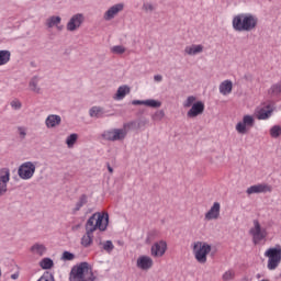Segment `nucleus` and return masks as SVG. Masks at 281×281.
<instances>
[{
  "instance_id": "nucleus-1",
  "label": "nucleus",
  "mask_w": 281,
  "mask_h": 281,
  "mask_svg": "<svg viewBox=\"0 0 281 281\" xmlns=\"http://www.w3.org/2000/svg\"><path fill=\"white\" fill-rule=\"evenodd\" d=\"M109 227V213L97 212L94 213L86 224V234L81 238L82 247H91L93 244V232H106Z\"/></svg>"
},
{
  "instance_id": "nucleus-2",
  "label": "nucleus",
  "mask_w": 281,
  "mask_h": 281,
  "mask_svg": "<svg viewBox=\"0 0 281 281\" xmlns=\"http://www.w3.org/2000/svg\"><path fill=\"white\" fill-rule=\"evenodd\" d=\"M235 32H254L258 27V18L251 13H238L232 21Z\"/></svg>"
},
{
  "instance_id": "nucleus-3",
  "label": "nucleus",
  "mask_w": 281,
  "mask_h": 281,
  "mask_svg": "<svg viewBox=\"0 0 281 281\" xmlns=\"http://www.w3.org/2000/svg\"><path fill=\"white\" fill-rule=\"evenodd\" d=\"M69 280L70 281H95V276H93V270H91L88 262H81L71 269Z\"/></svg>"
},
{
  "instance_id": "nucleus-4",
  "label": "nucleus",
  "mask_w": 281,
  "mask_h": 281,
  "mask_svg": "<svg viewBox=\"0 0 281 281\" xmlns=\"http://www.w3.org/2000/svg\"><path fill=\"white\" fill-rule=\"evenodd\" d=\"M265 258H268L267 269L268 271H276L281 265V245L268 248L265 254Z\"/></svg>"
},
{
  "instance_id": "nucleus-5",
  "label": "nucleus",
  "mask_w": 281,
  "mask_h": 281,
  "mask_svg": "<svg viewBox=\"0 0 281 281\" xmlns=\"http://www.w3.org/2000/svg\"><path fill=\"white\" fill-rule=\"evenodd\" d=\"M210 251H212V246L205 241H195L193 245V254L200 265L207 262V254Z\"/></svg>"
},
{
  "instance_id": "nucleus-6",
  "label": "nucleus",
  "mask_w": 281,
  "mask_h": 281,
  "mask_svg": "<svg viewBox=\"0 0 281 281\" xmlns=\"http://www.w3.org/2000/svg\"><path fill=\"white\" fill-rule=\"evenodd\" d=\"M249 234L252 236V243L255 245H259L268 236L267 228H262L258 220L254 221V226L250 228Z\"/></svg>"
},
{
  "instance_id": "nucleus-7",
  "label": "nucleus",
  "mask_w": 281,
  "mask_h": 281,
  "mask_svg": "<svg viewBox=\"0 0 281 281\" xmlns=\"http://www.w3.org/2000/svg\"><path fill=\"white\" fill-rule=\"evenodd\" d=\"M35 172H36V162H32V161L23 162L18 169V175L20 179H23V181H27L32 179Z\"/></svg>"
},
{
  "instance_id": "nucleus-8",
  "label": "nucleus",
  "mask_w": 281,
  "mask_h": 281,
  "mask_svg": "<svg viewBox=\"0 0 281 281\" xmlns=\"http://www.w3.org/2000/svg\"><path fill=\"white\" fill-rule=\"evenodd\" d=\"M254 124H256L254 116L246 114L243 116V120L236 124L235 130L239 135H247L249 128H254Z\"/></svg>"
},
{
  "instance_id": "nucleus-9",
  "label": "nucleus",
  "mask_w": 281,
  "mask_h": 281,
  "mask_svg": "<svg viewBox=\"0 0 281 281\" xmlns=\"http://www.w3.org/2000/svg\"><path fill=\"white\" fill-rule=\"evenodd\" d=\"M127 133L128 132L126 131V125H124V128H114L104 132L103 137L109 142H120L126 137Z\"/></svg>"
},
{
  "instance_id": "nucleus-10",
  "label": "nucleus",
  "mask_w": 281,
  "mask_h": 281,
  "mask_svg": "<svg viewBox=\"0 0 281 281\" xmlns=\"http://www.w3.org/2000/svg\"><path fill=\"white\" fill-rule=\"evenodd\" d=\"M166 251H168V243L164 239L156 241L150 248V254L154 258H162Z\"/></svg>"
},
{
  "instance_id": "nucleus-11",
  "label": "nucleus",
  "mask_w": 281,
  "mask_h": 281,
  "mask_svg": "<svg viewBox=\"0 0 281 281\" xmlns=\"http://www.w3.org/2000/svg\"><path fill=\"white\" fill-rule=\"evenodd\" d=\"M82 23H85V15L82 13H77L70 18L66 25V30L68 32H76V30H80Z\"/></svg>"
},
{
  "instance_id": "nucleus-12",
  "label": "nucleus",
  "mask_w": 281,
  "mask_h": 281,
  "mask_svg": "<svg viewBox=\"0 0 281 281\" xmlns=\"http://www.w3.org/2000/svg\"><path fill=\"white\" fill-rule=\"evenodd\" d=\"M8 183H10V169H0V196H3L8 192Z\"/></svg>"
},
{
  "instance_id": "nucleus-13",
  "label": "nucleus",
  "mask_w": 281,
  "mask_h": 281,
  "mask_svg": "<svg viewBox=\"0 0 281 281\" xmlns=\"http://www.w3.org/2000/svg\"><path fill=\"white\" fill-rule=\"evenodd\" d=\"M205 221H218L221 218V203L214 202L211 209L204 214Z\"/></svg>"
},
{
  "instance_id": "nucleus-14",
  "label": "nucleus",
  "mask_w": 281,
  "mask_h": 281,
  "mask_svg": "<svg viewBox=\"0 0 281 281\" xmlns=\"http://www.w3.org/2000/svg\"><path fill=\"white\" fill-rule=\"evenodd\" d=\"M271 190H272L271 186L267 183H258L249 187L246 190V193L248 194V196H250V194H263L266 192H271Z\"/></svg>"
},
{
  "instance_id": "nucleus-15",
  "label": "nucleus",
  "mask_w": 281,
  "mask_h": 281,
  "mask_svg": "<svg viewBox=\"0 0 281 281\" xmlns=\"http://www.w3.org/2000/svg\"><path fill=\"white\" fill-rule=\"evenodd\" d=\"M153 265H155L153 258L146 255L139 256L136 260V267L142 271H148L149 269H153Z\"/></svg>"
},
{
  "instance_id": "nucleus-16",
  "label": "nucleus",
  "mask_w": 281,
  "mask_h": 281,
  "mask_svg": "<svg viewBox=\"0 0 281 281\" xmlns=\"http://www.w3.org/2000/svg\"><path fill=\"white\" fill-rule=\"evenodd\" d=\"M203 111H205V103H203L202 101H196L187 112V116L199 117V115H203Z\"/></svg>"
},
{
  "instance_id": "nucleus-17",
  "label": "nucleus",
  "mask_w": 281,
  "mask_h": 281,
  "mask_svg": "<svg viewBox=\"0 0 281 281\" xmlns=\"http://www.w3.org/2000/svg\"><path fill=\"white\" fill-rule=\"evenodd\" d=\"M273 113L271 105H263L255 110V116L257 120H269Z\"/></svg>"
},
{
  "instance_id": "nucleus-18",
  "label": "nucleus",
  "mask_w": 281,
  "mask_h": 281,
  "mask_svg": "<svg viewBox=\"0 0 281 281\" xmlns=\"http://www.w3.org/2000/svg\"><path fill=\"white\" fill-rule=\"evenodd\" d=\"M122 10H124V4L122 3L114 4L104 13L103 19L105 21H111L112 19H115V16H117V14L122 12Z\"/></svg>"
},
{
  "instance_id": "nucleus-19",
  "label": "nucleus",
  "mask_w": 281,
  "mask_h": 281,
  "mask_svg": "<svg viewBox=\"0 0 281 281\" xmlns=\"http://www.w3.org/2000/svg\"><path fill=\"white\" fill-rule=\"evenodd\" d=\"M132 104L134 106H138V105H144V106H149L150 109H159V106H161V102L157 101L155 99H148V100H133Z\"/></svg>"
},
{
  "instance_id": "nucleus-20",
  "label": "nucleus",
  "mask_w": 281,
  "mask_h": 281,
  "mask_svg": "<svg viewBox=\"0 0 281 281\" xmlns=\"http://www.w3.org/2000/svg\"><path fill=\"white\" fill-rule=\"evenodd\" d=\"M184 54H187V56H196V54H203V45L192 44V45L186 46Z\"/></svg>"
},
{
  "instance_id": "nucleus-21",
  "label": "nucleus",
  "mask_w": 281,
  "mask_h": 281,
  "mask_svg": "<svg viewBox=\"0 0 281 281\" xmlns=\"http://www.w3.org/2000/svg\"><path fill=\"white\" fill-rule=\"evenodd\" d=\"M61 122V119L59 115L50 114L47 116L45 124L47 128H55V126H59Z\"/></svg>"
},
{
  "instance_id": "nucleus-22",
  "label": "nucleus",
  "mask_w": 281,
  "mask_h": 281,
  "mask_svg": "<svg viewBox=\"0 0 281 281\" xmlns=\"http://www.w3.org/2000/svg\"><path fill=\"white\" fill-rule=\"evenodd\" d=\"M220 93H222V95H229V93H232V89H234V83L232 82V80H224L221 85H220Z\"/></svg>"
},
{
  "instance_id": "nucleus-23",
  "label": "nucleus",
  "mask_w": 281,
  "mask_h": 281,
  "mask_svg": "<svg viewBox=\"0 0 281 281\" xmlns=\"http://www.w3.org/2000/svg\"><path fill=\"white\" fill-rule=\"evenodd\" d=\"M128 93H131V88L128 86H121L114 94V100H124Z\"/></svg>"
},
{
  "instance_id": "nucleus-24",
  "label": "nucleus",
  "mask_w": 281,
  "mask_h": 281,
  "mask_svg": "<svg viewBox=\"0 0 281 281\" xmlns=\"http://www.w3.org/2000/svg\"><path fill=\"white\" fill-rule=\"evenodd\" d=\"M46 251L47 248L43 244H35L31 247V252L33 254V256H45Z\"/></svg>"
},
{
  "instance_id": "nucleus-25",
  "label": "nucleus",
  "mask_w": 281,
  "mask_h": 281,
  "mask_svg": "<svg viewBox=\"0 0 281 281\" xmlns=\"http://www.w3.org/2000/svg\"><path fill=\"white\" fill-rule=\"evenodd\" d=\"M12 54L10 50H0V67H3V65H8Z\"/></svg>"
},
{
  "instance_id": "nucleus-26",
  "label": "nucleus",
  "mask_w": 281,
  "mask_h": 281,
  "mask_svg": "<svg viewBox=\"0 0 281 281\" xmlns=\"http://www.w3.org/2000/svg\"><path fill=\"white\" fill-rule=\"evenodd\" d=\"M236 279V270L228 269L222 274L223 281H233Z\"/></svg>"
},
{
  "instance_id": "nucleus-27",
  "label": "nucleus",
  "mask_w": 281,
  "mask_h": 281,
  "mask_svg": "<svg viewBox=\"0 0 281 281\" xmlns=\"http://www.w3.org/2000/svg\"><path fill=\"white\" fill-rule=\"evenodd\" d=\"M29 87L31 91L38 93V91H41V89L38 88V77H33L29 83Z\"/></svg>"
},
{
  "instance_id": "nucleus-28",
  "label": "nucleus",
  "mask_w": 281,
  "mask_h": 281,
  "mask_svg": "<svg viewBox=\"0 0 281 281\" xmlns=\"http://www.w3.org/2000/svg\"><path fill=\"white\" fill-rule=\"evenodd\" d=\"M269 93H271V95H281V81L272 85L269 89Z\"/></svg>"
},
{
  "instance_id": "nucleus-29",
  "label": "nucleus",
  "mask_w": 281,
  "mask_h": 281,
  "mask_svg": "<svg viewBox=\"0 0 281 281\" xmlns=\"http://www.w3.org/2000/svg\"><path fill=\"white\" fill-rule=\"evenodd\" d=\"M60 21V16H52L46 21V25L47 27H54V25H59Z\"/></svg>"
},
{
  "instance_id": "nucleus-30",
  "label": "nucleus",
  "mask_w": 281,
  "mask_h": 281,
  "mask_svg": "<svg viewBox=\"0 0 281 281\" xmlns=\"http://www.w3.org/2000/svg\"><path fill=\"white\" fill-rule=\"evenodd\" d=\"M76 142H78V134H71L66 139L68 148H74V144H76Z\"/></svg>"
},
{
  "instance_id": "nucleus-31",
  "label": "nucleus",
  "mask_w": 281,
  "mask_h": 281,
  "mask_svg": "<svg viewBox=\"0 0 281 281\" xmlns=\"http://www.w3.org/2000/svg\"><path fill=\"white\" fill-rule=\"evenodd\" d=\"M40 266L42 269H52L54 267V261L49 258H44L41 262Z\"/></svg>"
},
{
  "instance_id": "nucleus-32",
  "label": "nucleus",
  "mask_w": 281,
  "mask_h": 281,
  "mask_svg": "<svg viewBox=\"0 0 281 281\" xmlns=\"http://www.w3.org/2000/svg\"><path fill=\"white\" fill-rule=\"evenodd\" d=\"M196 104V97L190 95L187 98V100L183 102L184 109H190V106H193Z\"/></svg>"
},
{
  "instance_id": "nucleus-33",
  "label": "nucleus",
  "mask_w": 281,
  "mask_h": 281,
  "mask_svg": "<svg viewBox=\"0 0 281 281\" xmlns=\"http://www.w3.org/2000/svg\"><path fill=\"white\" fill-rule=\"evenodd\" d=\"M281 135V126L280 125H274L270 128V136L273 137L274 139L280 137Z\"/></svg>"
},
{
  "instance_id": "nucleus-34",
  "label": "nucleus",
  "mask_w": 281,
  "mask_h": 281,
  "mask_svg": "<svg viewBox=\"0 0 281 281\" xmlns=\"http://www.w3.org/2000/svg\"><path fill=\"white\" fill-rule=\"evenodd\" d=\"M102 247L104 249V251H106L108 254H111V251H113V249H115V246L113 245V241L111 240H106L102 244Z\"/></svg>"
},
{
  "instance_id": "nucleus-35",
  "label": "nucleus",
  "mask_w": 281,
  "mask_h": 281,
  "mask_svg": "<svg viewBox=\"0 0 281 281\" xmlns=\"http://www.w3.org/2000/svg\"><path fill=\"white\" fill-rule=\"evenodd\" d=\"M18 134H19L21 139H25V137L27 136V127L18 126Z\"/></svg>"
},
{
  "instance_id": "nucleus-36",
  "label": "nucleus",
  "mask_w": 281,
  "mask_h": 281,
  "mask_svg": "<svg viewBox=\"0 0 281 281\" xmlns=\"http://www.w3.org/2000/svg\"><path fill=\"white\" fill-rule=\"evenodd\" d=\"M112 54H124L126 52V48L122 45L113 46L111 48Z\"/></svg>"
},
{
  "instance_id": "nucleus-37",
  "label": "nucleus",
  "mask_w": 281,
  "mask_h": 281,
  "mask_svg": "<svg viewBox=\"0 0 281 281\" xmlns=\"http://www.w3.org/2000/svg\"><path fill=\"white\" fill-rule=\"evenodd\" d=\"M102 113V109L101 108H98V106H93L91 110H90V116L91 117H98V115H100Z\"/></svg>"
},
{
  "instance_id": "nucleus-38",
  "label": "nucleus",
  "mask_w": 281,
  "mask_h": 281,
  "mask_svg": "<svg viewBox=\"0 0 281 281\" xmlns=\"http://www.w3.org/2000/svg\"><path fill=\"white\" fill-rule=\"evenodd\" d=\"M143 10H144L145 12H154L155 7H154L153 3L145 2V3L143 4Z\"/></svg>"
},
{
  "instance_id": "nucleus-39",
  "label": "nucleus",
  "mask_w": 281,
  "mask_h": 281,
  "mask_svg": "<svg viewBox=\"0 0 281 281\" xmlns=\"http://www.w3.org/2000/svg\"><path fill=\"white\" fill-rule=\"evenodd\" d=\"M86 203H87V195H82L80 200L77 202L76 210H80V207H82V205H86Z\"/></svg>"
},
{
  "instance_id": "nucleus-40",
  "label": "nucleus",
  "mask_w": 281,
  "mask_h": 281,
  "mask_svg": "<svg viewBox=\"0 0 281 281\" xmlns=\"http://www.w3.org/2000/svg\"><path fill=\"white\" fill-rule=\"evenodd\" d=\"M74 258H76V256L69 251H64L61 256L63 260H74Z\"/></svg>"
},
{
  "instance_id": "nucleus-41",
  "label": "nucleus",
  "mask_w": 281,
  "mask_h": 281,
  "mask_svg": "<svg viewBox=\"0 0 281 281\" xmlns=\"http://www.w3.org/2000/svg\"><path fill=\"white\" fill-rule=\"evenodd\" d=\"M11 106L15 110V111H19V109H21L22 104H21V101L19 100H13L11 101Z\"/></svg>"
},
{
  "instance_id": "nucleus-42",
  "label": "nucleus",
  "mask_w": 281,
  "mask_h": 281,
  "mask_svg": "<svg viewBox=\"0 0 281 281\" xmlns=\"http://www.w3.org/2000/svg\"><path fill=\"white\" fill-rule=\"evenodd\" d=\"M154 80H156V82H161V80H164V77H161V75H156L154 77Z\"/></svg>"
},
{
  "instance_id": "nucleus-43",
  "label": "nucleus",
  "mask_w": 281,
  "mask_h": 281,
  "mask_svg": "<svg viewBox=\"0 0 281 281\" xmlns=\"http://www.w3.org/2000/svg\"><path fill=\"white\" fill-rule=\"evenodd\" d=\"M155 236H157V232L153 231L149 233L148 238L153 239V238H155Z\"/></svg>"
},
{
  "instance_id": "nucleus-44",
  "label": "nucleus",
  "mask_w": 281,
  "mask_h": 281,
  "mask_svg": "<svg viewBox=\"0 0 281 281\" xmlns=\"http://www.w3.org/2000/svg\"><path fill=\"white\" fill-rule=\"evenodd\" d=\"M108 170L111 175H113V169L111 168V165H108Z\"/></svg>"
},
{
  "instance_id": "nucleus-45",
  "label": "nucleus",
  "mask_w": 281,
  "mask_h": 281,
  "mask_svg": "<svg viewBox=\"0 0 281 281\" xmlns=\"http://www.w3.org/2000/svg\"><path fill=\"white\" fill-rule=\"evenodd\" d=\"M11 278H12V280H16L19 278V276L12 274Z\"/></svg>"
},
{
  "instance_id": "nucleus-46",
  "label": "nucleus",
  "mask_w": 281,
  "mask_h": 281,
  "mask_svg": "<svg viewBox=\"0 0 281 281\" xmlns=\"http://www.w3.org/2000/svg\"><path fill=\"white\" fill-rule=\"evenodd\" d=\"M57 29H58V30H63V27H60V26H57Z\"/></svg>"
},
{
  "instance_id": "nucleus-47",
  "label": "nucleus",
  "mask_w": 281,
  "mask_h": 281,
  "mask_svg": "<svg viewBox=\"0 0 281 281\" xmlns=\"http://www.w3.org/2000/svg\"><path fill=\"white\" fill-rule=\"evenodd\" d=\"M0 278H1V269H0Z\"/></svg>"
},
{
  "instance_id": "nucleus-48",
  "label": "nucleus",
  "mask_w": 281,
  "mask_h": 281,
  "mask_svg": "<svg viewBox=\"0 0 281 281\" xmlns=\"http://www.w3.org/2000/svg\"><path fill=\"white\" fill-rule=\"evenodd\" d=\"M257 278H260V274H258Z\"/></svg>"
}]
</instances>
